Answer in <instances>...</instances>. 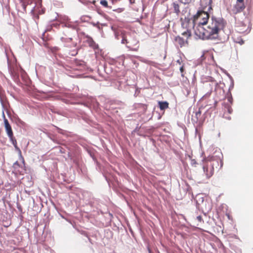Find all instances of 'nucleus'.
Wrapping results in <instances>:
<instances>
[{
	"mask_svg": "<svg viewBox=\"0 0 253 253\" xmlns=\"http://www.w3.org/2000/svg\"><path fill=\"white\" fill-rule=\"evenodd\" d=\"M206 27L197 26L194 28L196 39L202 40L216 39L219 32L223 29L225 23L223 19L212 17Z\"/></svg>",
	"mask_w": 253,
	"mask_h": 253,
	"instance_id": "obj_1",
	"label": "nucleus"
},
{
	"mask_svg": "<svg viewBox=\"0 0 253 253\" xmlns=\"http://www.w3.org/2000/svg\"><path fill=\"white\" fill-rule=\"evenodd\" d=\"M209 14L203 10H200L193 16L194 29L197 26L203 27L209 22Z\"/></svg>",
	"mask_w": 253,
	"mask_h": 253,
	"instance_id": "obj_2",
	"label": "nucleus"
},
{
	"mask_svg": "<svg viewBox=\"0 0 253 253\" xmlns=\"http://www.w3.org/2000/svg\"><path fill=\"white\" fill-rule=\"evenodd\" d=\"M122 43L126 44L127 47L133 51H137L139 48V42L136 38L130 35L122 36Z\"/></svg>",
	"mask_w": 253,
	"mask_h": 253,
	"instance_id": "obj_3",
	"label": "nucleus"
},
{
	"mask_svg": "<svg viewBox=\"0 0 253 253\" xmlns=\"http://www.w3.org/2000/svg\"><path fill=\"white\" fill-rule=\"evenodd\" d=\"M219 166V163L216 160L207 161L204 164L203 169L207 178L211 177L214 173V168H217Z\"/></svg>",
	"mask_w": 253,
	"mask_h": 253,
	"instance_id": "obj_4",
	"label": "nucleus"
},
{
	"mask_svg": "<svg viewBox=\"0 0 253 253\" xmlns=\"http://www.w3.org/2000/svg\"><path fill=\"white\" fill-rule=\"evenodd\" d=\"M182 35L186 37V40L183 39L180 36L175 38L174 41L176 44L179 45L181 47L188 44V39L191 36V32L189 30L182 33Z\"/></svg>",
	"mask_w": 253,
	"mask_h": 253,
	"instance_id": "obj_5",
	"label": "nucleus"
},
{
	"mask_svg": "<svg viewBox=\"0 0 253 253\" xmlns=\"http://www.w3.org/2000/svg\"><path fill=\"white\" fill-rule=\"evenodd\" d=\"M245 7L244 0H236V4L234 5L232 11L234 14H236L243 11Z\"/></svg>",
	"mask_w": 253,
	"mask_h": 253,
	"instance_id": "obj_6",
	"label": "nucleus"
},
{
	"mask_svg": "<svg viewBox=\"0 0 253 253\" xmlns=\"http://www.w3.org/2000/svg\"><path fill=\"white\" fill-rule=\"evenodd\" d=\"M4 117V127L6 132V133L10 139H12L13 136V133L12 130L11 126L9 124L8 121L7 119L5 118L4 115H3Z\"/></svg>",
	"mask_w": 253,
	"mask_h": 253,
	"instance_id": "obj_7",
	"label": "nucleus"
},
{
	"mask_svg": "<svg viewBox=\"0 0 253 253\" xmlns=\"http://www.w3.org/2000/svg\"><path fill=\"white\" fill-rule=\"evenodd\" d=\"M236 30L240 33H244L248 30V26L244 24L241 23L236 27Z\"/></svg>",
	"mask_w": 253,
	"mask_h": 253,
	"instance_id": "obj_8",
	"label": "nucleus"
},
{
	"mask_svg": "<svg viewBox=\"0 0 253 253\" xmlns=\"http://www.w3.org/2000/svg\"><path fill=\"white\" fill-rule=\"evenodd\" d=\"M233 39L234 42L238 43L241 45L243 44L244 43V41L238 35L234 34L233 36Z\"/></svg>",
	"mask_w": 253,
	"mask_h": 253,
	"instance_id": "obj_9",
	"label": "nucleus"
},
{
	"mask_svg": "<svg viewBox=\"0 0 253 253\" xmlns=\"http://www.w3.org/2000/svg\"><path fill=\"white\" fill-rule=\"evenodd\" d=\"M87 42L89 46L91 47L94 49H96L97 48V45L96 44L95 42L93 40V39L91 38H88Z\"/></svg>",
	"mask_w": 253,
	"mask_h": 253,
	"instance_id": "obj_10",
	"label": "nucleus"
},
{
	"mask_svg": "<svg viewBox=\"0 0 253 253\" xmlns=\"http://www.w3.org/2000/svg\"><path fill=\"white\" fill-rule=\"evenodd\" d=\"M159 105L160 109L161 110H165V109L168 108V107H169V103L166 101H164V102L159 101Z\"/></svg>",
	"mask_w": 253,
	"mask_h": 253,
	"instance_id": "obj_11",
	"label": "nucleus"
},
{
	"mask_svg": "<svg viewBox=\"0 0 253 253\" xmlns=\"http://www.w3.org/2000/svg\"><path fill=\"white\" fill-rule=\"evenodd\" d=\"M31 2V0H22L21 1L22 6L24 11L26 12L27 5Z\"/></svg>",
	"mask_w": 253,
	"mask_h": 253,
	"instance_id": "obj_12",
	"label": "nucleus"
},
{
	"mask_svg": "<svg viewBox=\"0 0 253 253\" xmlns=\"http://www.w3.org/2000/svg\"><path fill=\"white\" fill-rule=\"evenodd\" d=\"M172 6L174 12L178 14L180 13L179 5L176 2H173Z\"/></svg>",
	"mask_w": 253,
	"mask_h": 253,
	"instance_id": "obj_13",
	"label": "nucleus"
},
{
	"mask_svg": "<svg viewBox=\"0 0 253 253\" xmlns=\"http://www.w3.org/2000/svg\"><path fill=\"white\" fill-rule=\"evenodd\" d=\"M10 140L12 142V143L15 149L18 151L19 154L21 155V151L20 150V148L17 146L16 140L14 138L13 136L12 139H10Z\"/></svg>",
	"mask_w": 253,
	"mask_h": 253,
	"instance_id": "obj_14",
	"label": "nucleus"
},
{
	"mask_svg": "<svg viewBox=\"0 0 253 253\" xmlns=\"http://www.w3.org/2000/svg\"><path fill=\"white\" fill-rule=\"evenodd\" d=\"M202 112L200 109H199V110L195 112V115L194 117L196 118L195 120L194 118L192 119L194 121L197 122L198 121L199 118H200L201 116Z\"/></svg>",
	"mask_w": 253,
	"mask_h": 253,
	"instance_id": "obj_15",
	"label": "nucleus"
},
{
	"mask_svg": "<svg viewBox=\"0 0 253 253\" xmlns=\"http://www.w3.org/2000/svg\"><path fill=\"white\" fill-rule=\"evenodd\" d=\"M100 3L104 7L111 8V6H108V2L106 0H101Z\"/></svg>",
	"mask_w": 253,
	"mask_h": 253,
	"instance_id": "obj_16",
	"label": "nucleus"
},
{
	"mask_svg": "<svg viewBox=\"0 0 253 253\" xmlns=\"http://www.w3.org/2000/svg\"><path fill=\"white\" fill-rule=\"evenodd\" d=\"M196 220L199 223L203 222L204 221L203 220L202 217L201 215L197 216L196 217Z\"/></svg>",
	"mask_w": 253,
	"mask_h": 253,
	"instance_id": "obj_17",
	"label": "nucleus"
},
{
	"mask_svg": "<svg viewBox=\"0 0 253 253\" xmlns=\"http://www.w3.org/2000/svg\"><path fill=\"white\" fill-rule=\"evenodd\" d=\"M113 11H116L118 13H121L124 11V8H119L116 9H114Z\"/></svg>",
	"mask_w": 253,
	"mask_h": 253,
	"instance_id": "obj_18",
	"label": "nucleus"
},
{
	"mask_svg": "<svg viewBox=\"0 0 253 253\" xmlns=\"http://www.w3.org/2000/svg\"><path fill=\"white\" fill-rule=\"evenodd\" d=\"M191 164L192 165L196 166V165L197 164L196 161L195 160H191Z\"/></svg>",
	"mask_w": 253,
	"mask_h": 253,
	"instance_id": "obj_19",
	"label": "nucleus"
},
{
	"mask_svg": "<svg viewBox=\"0 0 253 253\" xmlns=\"http://www.w3.org/2000/svg\"><path fill=\"white\" fill-rule=\"evenodd\" d=\"M176 62L180 65H181L182 63V60L181 58H179L176 60Z\"/></svg>",
	"mask_w": 253,
	"mask_h": 253,
	"instance_id": "obj_20",
	"label": "nucleus"
},
{
	"mask_svg": "<svg viewBox=\"0 0 253 253\" xmlns=\"http://www.w3.org/2000/svg\"><path fill=\"white\" fill-rule=\"evenodd\" d=\"M180 71L181 73H182L183 72V71H184V66H183V65L181 66L180 67Z\"/></svg>",
	"mask_w": 253,
	"mask_h": 253,
	"instance_id": "obj_21",
	"label": "nucleus"
},
{
	"mask_svg": "<svg viewBox=\"0 0 253 253\" xmlns=\"http://www.w3.org/2000/svg\"><path fill=\"white\" fill-rule=\"evenodd\" d=\"M14 165H18V163L17 162L15 163Z\"/></svg>",
	"mask_w": 253,
	"mask_h": 253,
	"instance_id": "obj_22",
	"label": "nucleus"
}]
</instances>
